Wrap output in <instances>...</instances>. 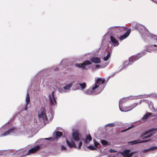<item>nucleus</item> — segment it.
Here are the masks:
<instances>
[{"label": "nucleus", "instance_id": "nucleus-1", "mask_svg": "<svg viewBox=\"0 0 157 157\" xmlns=\"http://www.w3.org/2000/svg\"><path fill=\"white\" fill-rule=\"evenodd\" d=\"M99 86L96 84H95L92 86V88H90L87 91V94H98L100 93V91L97 92V90L98 89Z\"/></svg>", "mask_w": 157, "mask_h": 157}, {"label": "nucleus", "instance_id": "nucleus-2", "mask_svg": "<svg viewBox=\"0 0 157 157\" xmlns=\"http://www.w3.org/2000/svg\"><path fill=\"white\" fill-rule=\"evenodd\" d=\"M38 117L39 118H43L44 121L47 120V116L46 114V110L44 108L42 107L38 112Z\"/></svg>", "mask_w": 157, "mask_h": 157}, {"label": "nucleus", "instance_id": "nucleus-3", "mask_svg": "<svg viewBox=\"0 0 157 157\" xmlns=\"http://www.w3.org/2000/svg\"><path fill=\"white\" fill-rule=\"evenodd\" d=\"M157 131V128H153L147 131H146L143 135L141 136V137L143 139H144L145 138H148L151 136L153 135V133H151L150 135L145 136L148 133L153 132Z\"/></svg>", "mask_w": 157, "mask_h": 157}, {"label": "nucleus", "instance_id": "nucleus-4", "mask_svg": "<svg viewBox=\"0 0 157 157\" xmlns=\"http://www.w3.org/2000/svg\"><path fill=\"white\" fill-rule=\"evenodd\" d=\"M144 55V54L143 53H139L136 56H132L129 59V61L131 62H134L138 59L139 58L142 57Z\"/></svg>", "mask_w": 157, "mask_h": 157}, {"label": "nucleus", "instance_id": "nucleus-5", "mask_svg": "<svg viewBox=\"0 0 157 157\" xmlns=\"http://www.w3.org/2000/svg\"><path fill=\"white\" fill-rule=\"evenodd\" d=\"M40 147L39 145L33 147L30 149L26 153L27 155H29L35 153L39 151Z\"/></svg>", "mask_w": 157, "mask_h": 157}, {"label": "nucleus", "instance_id": "nucleus-6", "mask_svg": "<svg viewBox=\"0 0 157 157\" xmlns=\"http://www.w3.org/2000/svg\"><path fill=\"white\" fill-rule=\"evenodd\" d=\"M49 102L50 104L52 105H54L56 104V101L54 97V92H52V96L49 97Z\"/></svg>", "mask_w": 157, "mask_h": 157}, {"label": "nucleus", "instance_id": "nucleus-7", "mask_svg": "<svg viewBox=\"0 0 157 157\" xmlns=\"http://www.w3.org/2000/svg\"><path fill=\"white\" fill-rule=\"evenodd\" d=\"M131 32L130 29H128L126 32L123 35L119 37L117 36V38H118L121 40H122L126 38L129 35Z\"/></svg>", "mask_w": 157, "mask_h": 157}, {"label": "nucleus", "instance_id": "nucleus-8", "mask_svg": "<svg viewBox=\"0 0 157 157\" xmlns=\"http://www.w3.org/2000/svg\"><path fill=\"white\" fill-rule=\"evenodd\" d=\"M72 138L75 141H78L80 140V134L77 131L74 132L72 134Z\"/></svg>", "mask_w": 157, "mask_h": 157}, {"label": "nucleus", "instance_id": "nucleus-9", "mask_svg": "<svg viewBox=\"0 0 157 157\" xmlns=\"http://www.w3.org/2000/svg\"><path fill=\"white\" fill-rule=\"evenodd\" d=\"M66 142L68 146L71 148L74 147L77 148V147L74 141L71 140V142L68 141L67 140H66Z\"/></svg>", "mask_w": 157, "mask_h": 157}, {"label": "nucleus", "instance_id": "nucleus-10", "mask_svg": "<svg viewBox=\"0 0 157 157\" xmlns=\"http://www.w3.org/2000/svg\"><path fill=\"white\" fill-rule=\"evenodd\" d=\"M91 60L93 63H100L101 62L100 58L96 57L92 58Z\"/></svg>", "mask_w": 157, "mask_h": 157}, {"label": "nucleus", "instance_id": "nucleus-11", "mask_svg": "<svg viewBox=\"0 0 157 157\" xmlns=\"http://www.w3.org/2000/svg\"><path fill=\"white\" fill-rule=\"evenodd\" d=\"M151 139H149V140H143L142 141H138L137 140H135L131 142H130L129 143H131L132 144H137L138 143H145L148 142L149 141L151 140Z\"/></svg>", "mask_w": 157, "mask_h": 157}, {"label": "nucleus", "instance_id": "nucleus-12", "mask_svg": "<svg viewBox=\"0 0 157 157\" xmlns=\"http://www.w3.org/2000/svg\"><path fill=\"white\" fill-rule=\"evenodd\" d=\"M105 81V79L99 78H98L96 81L95 84H103L104 83Z\"/></svg>", "mask_w": 157, "mask_h": 157}, {"label": "nucleus", "instance_id": "nucleus-13", "mask_svg": "<svg viewBox=\"0 0 157 157\" xmlns=\"http://www.w3.org/2000/svg\"><path fill=\"white\" fill-rule=\"evenodd\" d=\"M130 151V150L129 149L126 150L121 153L123 154V157H128Z\"/></svg>", "mask_w": 157, "mask_h": 157}, {"label": "nucleus", "instance_id": "nucleus-14", "mask_svg": "<svg viewBox=\"0 0 157 157\" xmlns=\"http://www.w3.org/2000/svg\"><path fill=\"white\" fill-rule=\"evenodd\" d=\"M15 129L14 128H11L9 129L7 131H6L3 134V136H5L8 135L9 134L12 132L14 131Z\"/></svg>", "mask_w": 157, "mask_h": 157}, {"label": "nucleus", "instance_id": "nucleus-15", "mask_svg": "<svg viewBox=\"0 0 157 157\" xmlns=\"http://www.w3.org/2000/svg\"><path fill=\"white\" fill-rule=\"evenodd\" d=\"M110 39L112 42L115 44L118 45L119 44V43L118 41L113 36H110Z\"/></svg>", "mask_w": 157, "mask_h": 157}, {"label": "nucleus", "instance_id": "nucleus-16", "mask_svg": "<svg viewBox=\"0 0 157 157\" xmlns=\"http://www.w3.org/2000/svg\"><path fill=\"white\" fill-rule=\"evenodd\" d=\"M152 114L151 113H146L142 118V120L143 121L147 119Z\"/></svg>", "mask_w": 157, "mask_h": 157}, {"label": "nucleus", "instance_id": "nucleus-17", "mask_svg": "<svg viewBox=\"0 0 157 157\" xmlns=\"http://www.w3.org/2000/svg\"><path fill=\"white\" fill-rule=\"evenodd\" d=\"M116 28V29H118L121 32H122L124 31H127L128 29L127 27H117Z\"/></svg>", "mask_w": 157, "mask_h": 157}, {"label": "nucleus", "instance_id": "nucleus-18", "mask_svg": "<svg viewBox=\"0 0 157 157\" xmlns=\"http://www.w3.org/2000/svg\"><path fill=\"white\" fill-rule=\"evenodd\" d=\"M92 140V138L90 135L87 136L86 138L85 142L89 143Z\"/></svg>", "mask_w": 157, "mask_h": 157}, {"label": "nucleus", "instance_id": "nucleus-19", "mask_svg": "<svg viewBox=\"0 0 157 157\" xmlns=\"http://www.w3.org/2000/svg\"><path fill=\"white\" fill-rule=\"evenodd\" d=\"M138 103H136L128 107V111H130L132 109H133L136 106H137L138 105Z\"/></svg>", "mask_w": 157, "mask_h": 157}, {"label": "nucleus", "instance_id": "nucleus-20", "mask_svg": "<svg viewBox=\"0 0 157 157\" xmlns=\"http://www.w3.org/2000/svg\"><path fill=\"white\" fill-rule=\"evenodd\" d=\"M79 85H80L81 89L82 90H83L86 87V84L85 82H83L82 83H79Z\"/></svg>", "mask_w": 157, "mask_h": 157}, {"label": "nucleus", "instance_id": "nucleus-21", "mask_svg": "<svg viewBox=\"0 0 157 157\" xmlns=\"http://www.w3.org/2000/svg\"><path fill=\"white\" fill-rule=\"evenodd\" d=\"M26 104H27V105L29 104L30 102V97L28 93H27L26 94Z\"/></svg>", "mask_w": 157, "mask_h": 157}, {"label": "nucleus", "instance_id": "nucleus-22", "mask_svg": "<svg viewBox=\"0 0 157 157\" xmlns=\"http://www.w3.org/2000/svg\"><path fill=\"white\" fill-rule=\"evenodd\" d=\"M157 149V146H153L145 150H144L145 152H147L149 151H153Z\"/></svg>", "mask_w": 157, "mask_h": 157}, {"label": "nucleus", "instance_id": "nucleus-23", "mask_svg": "<svg viewBox=\"0 0 157 157\" xmlns=\"http://www.w3.org/2000/svg\"><path fill=\"white\" fill-rule=\"evenodd\" d=\"M107 52L108 53L106 57H104L103 59L105 61H106L108 60L110 56V55L111 53V52Z\"/></svg>", "mask_w": 157, "mask_h": 157}, {"label": "nucleus", "instance_id": "nucleus-24", "mask_svg": "<svg viewBox=\"0 0 157 157\" xmlns=\"http://www.w3.org/2000/svg\"><path fill=\"white\" fill-rule=\"evenodd\" d=\"M73 85V84L72 83H71L69 84L66 85L65 86L63 87V88L65 90H68Z\"/></svg>", "mask_w": 157, "mask_h": 157}, {"label": "nucleus", "instance_id": "nucleus-25", "mask_svg": "<svg viewBox=\"0 0 157 157\" xmlns=\"http://www.w3.org/2000/svg\"><path fill=\"white\" fill-rule=\"evenodd\" d=\"M83 66H84V67H85V66L86 65L91 64H92V63L90 61L87 60H86V61H84L83 62Z\"/></svg>", "mask_w": 157, "mask_h": 157}, {"label": "nucleus", "instance_id": "nucleus-26", "mask_svg": "<svg viewBox=\"0 0 157 157\" xmlns=\"http://www.w3.org/2000/svg\"><path fill=\"white\" fill-rule=\"evenodd\" d=\"M75 66L78 68H82L83 69H85V67H84L83 63H77L75 64Z\"/></svg>", "mask_w": 157, "mask_h": 157}, {"label": "nucleus", "instance_id": "nucleus-27", "mask_svg": "<svg viewBox=\"0 0 157 157\" xmlns=\"http://www.w3.org/2000/svg\"><path fill=\"white\" fill-rule=\"evenodd\" d=\"M56 134L57 136L60 137L62 136L63 133L61 132L57 131L56 132Z\"/></svg>", "mask_w": 157, "mask_h": 157}, {"label": "nucleus", "instance_id": "nucleus-28", "mask_svg": "<svg viewBox=\"0 0 157 157\" xmlns=\"http://www.w3.org/2000/svg\"><path fill=\"white\" fill-rule=\"evenodd\" d=\"M101 143L102 144V145H107L108 144V142L106 140H101Z\"/></svg>", "mask_w": 157, "mask_h": 157}, {"label": "nucleus", "instance_id": "nucleus-29", "mask_svg": "<svg viewBox=\"0 0 157 157\" xmlns=\"http://www.w3.org/2000/svg\"><path fill=\"white\" fill-rule=\"evenodd\" d=\"M87 147L91 150H94L97 149L95 147L92 146H90Z\"/></svg>", "mask_w": 157, "mask_h": 157}, {"label": "nucleus", "instance_id": "nucleus-30", "mask_svg": "<svg viewBox=\"0 0 157 157\" xmlns=\"http://www.w3.org/2000/svg\"><path fill=\"white\" fill-rule=\"evenodd\" d=\"M115 124L114 123H109L105 125V126H109L110 127H113L115 126Z\"/></svg>", "mask_w": 157, "mask_h": 157}, {"label": "nucleus", "instance_id": "nucleus-31", "mask_svg": "<svg viewBox=\"0 0 157 157\" xmlns=\"http://www.w3.org/2000/svg\"><path fill=\"white\" fill-rule=\"evenodd\" d=\"M99 144V143L96 141L94 142V145L95 147H97L98 145Z\"/></svg>", "mask_w": 157, "mask_h": 157}, {"label": "nucleus", "instance_id": "nucleus-32", "mask_svg": "<svg viewBox=\"0 0 157 157\" xmlns=\"http://www.w3.org/2000/svg\"><path fill=\"white\" fill-rule=\"evenodd\" d=\"M132 128V127H129L128 128H127V129L124 130H122L121 132H125L126 131H127L130 129L131 128Z\"/></svg>", "mask_w": 157, "mask_h": 157}, {"label": "nucleus", "instance_id": "nucleus-33", "mask_svg": "<svg viewBox=\"0 0 157 157\" xmlns=\"http://www.w3.org/2000/svg\"><path fill=\"white\" fill-rule=\"evenodd\" d=\"M61 150H66L67 148L65 147L63 145H62L61 146Z\"/></svg>", "mask_w": 157, "mask_h": 157}, {"label": "nucleus", "instance_id": "nucleus-34", "mask_svg": "<svg viewBox=\"0 0 157 157\" xmlns=\"http://www.w3.org/2000/svg\"><path fill=\"white\" fill-rule=\"evenodd\" d=\"M82 144V143L81 141L80 142L79 144V146L78 147V149H80L81 148V147Z\"/></svg>", "mask_w": 157, "mask_h": 157}, {"label": "nucleus", "instance_id": "nucleus-35", "mask_svg": "<svg viewBox=\"0 0 157 157\" xmlns=\"http://www.w3.org/2000/svg\"><path fill=\"white\" fill-rule=\"evenodd\" d=\"M134 152H131L130 153H129V155H128V157H132L133 154H134Z\"/></svg>", "mask_w": 157, "mask_h": 157}, {"label": "nucleus", "instance_id": "nucleus-36", "mask_svg": "<svg viewBox=\"0 0 157 157\" xmlns=\"http://www.w3.org/2000/svg\"><path fill=\"white\" fill-rule=\"evenodd\" d=\"M110 152H117V151L115 150H114L113 149H110Z\"/></svg>", "mask_w": 157, "mask_h": 157}, {"label": "nucleus", "instance_id": "nucleus-37", "mask_svg": "<svg viewBox=\"0 0 157 157\" xmlns=\"http://www.w3.org/2000/svg\"><path fill=\"white\" fill-rule=\"evenodd\" d=\"M28 105H27V104L26 103L25 106V110H27L28 108Z\"/></svg>", "mask_w": 157, "mask_h": 157}, {"label": "nucleus", "instance_id": "nucleus-38", "mask_svg": "<svg viewBox=\"0 0 157 157\" xmlns=\"http://www.w3.org/2000/svg\"><path fill=\"white\" fill-rule=\"evenodd\" d=\"M59 70V68L57 67L54 69V71H58Z\"/></svg>", "mask_w": 157, "mask_h": 157}, {"label": "nucleus", "instance_id": "nucleus-39", "mask_svg": "<svg viewBox=\"0 0 157 157\" xmlns=\"http://www.w3.org/2000/svg\"><path fill=\"white\" fill-rule=\"evenodd\" d=\"M45 139L47 140H51L52 139V138H46Z\"/></svg>", "mask_w": 157, "mask_h": 157}, {"label": "nucleus", "instance_id": "nucleus-40", "mask_svg": "<svg viewBox=\"0 0 157 157\" xmlns=\"http://www.w3.org/2000/svg\"><path fill=\"white\" fill-rule=\"evenodd\" d=\"M4 152V151H0V155H3V153Z\"/></svg>", "mask_w": 157, "mask_h": 157}, {"label": "nucleus", "instance_id": "nucleus-41", "mask_svg": "<svg viewBox=\"0 0 157 157\" xmlns=\"http://www.w3.org/2000/svg\"><path fill=\"white\" fill-rule=\"evenodd\" d=\"M96 67L97 68H98V67H100V65H97L96 66Z\"/></svg>", "mask_w": 157, "mask_h": 157}, {"label": "nucleus", "instance_id": "nucleus-42", "mask_svg": "<svg viewBox=\"0 0 157 157\" xmlns=\"http://www.w3.org/2000/svg\"><path fill=\"white\" fill-rule=\"evenodd\" d=\"M153 46H154V47H157V46L156 45V44H154L153 45Z\"/></svg>", "mask_w": 157, "mask_h": 157}]
</instances>
